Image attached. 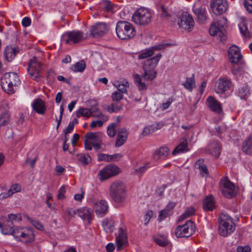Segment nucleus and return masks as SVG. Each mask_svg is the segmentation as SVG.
Segmentation results:
<instances>
[{"label":"nucleus","instance_id":"1","mask_svg":"<svg viewBox=\"0 0 252 252\" xmlns=\"http://www.w3.org/2000/svg\"><path fill=\"white\" fill-rule=\"evenodd\" d=\"M161 57V54L159 53L156 56L147 60L143 64L144 74L142 75H139L138 74L133 75L135 84L139 90L141 91L147 90V85L144 81H151L156 78L157 72L155 68Z\"/></svg>","mask_w":252,"mask_h":252},{"label":"nucleus","instance_id":"2","mask_svg":"<svg viewBox=\"0 0 252 252\" xmlns=\"http://www.w3.org/2000/svg\"><path fill=\"white\" fill-rule=\"evenodd\" d=\"M236 225L233 219L227 214H221L219 220L218 232L222 236L231 234L235 229Z\"/></svg>","mask_w":252,"mask_h":252},{"label":"nucleus","instance_id":"3","mask_svg":"<svg viewBox=\"0 0 252 252\" xmlns=\"http://www.w3.org/2000/svg\"><path fill=\"white\" fill-rule=\"evenodd\" d=\"M118 37L122 40L133 38L136 34V30L133 26L125 21H119L116 28Z\"/></svg>","mask_w":252,"mask_h":252},{"label":"nucleus","instance_id":"4","mask_svg":"<svg viewBox=\"0 0 252 252\" xmlns=\"http://www.w3.org/2000/svg\"><path fill=\"white\" fill-rule=\"evenodd\" d=\"M19 83V77L14 72L5 73L1 80V86L2 90L9 94L14 93V86H18Z\"/></svg>","mask_w":252,"mask_h":252},{"label":"nucleus","instance_id":"5","mask_svg":"<svg viewBox=\"0 0 252 252\" xmlns=\"http://www.w3.org/2000/svg\"><path fill=\"white\" fill-rule=\"evenodd\" d=\"M110 194L115 202H124L126 196L124 184L121 181H118L113 182L110 187Z\"/></svg>","mask_w":252,"mask_h":252},{"label":"nucleus","instance_id":"6","mask_svg":"<svg viewBox=\"0 0 252 252\" xmlns=\"http://www.w3.org/2000/svg\"><path fill=\"white\" fill-rule=\"evenodd\" d=\"M132 19L137 25L145 26L151 22V14L147 8H139L133 13Z\"/></svg>","mask_w":252,"mask_h":252},{"label":"nucleus","instance_id":"7","mask_svg":"<svg viewBox=\"0 0 252 252\" xmlns=\"http://www.w3.org/2000/svg\"><path fill=\"white\" fill-rule=\"evenodd\" d=\"M41 64L35 57L29 61L27 71L30 78L36 81H39L40 77Z\"/></svg>","mask_w":252,"mask_h":252},{"label":"nucleus","instance_id":"8","mask_svg":"<svg viewBox=\"0 0 252 252\" xmlns=\"http://www.w3.org/2000/svg\"><path fill=\"white\" fill-rule=\"evenodd\" d=\"M226 21V19L223 18L219 21L212 24L209 29L210 34L213 36H218L220 41L223 42L225 40V36L223 32L224 25Z\"/></svg>","mask_w":252,"mask_h":252},{"label":"nucleus","instance_id":"9","mask_svg":"<svg viewBox=\"0 0 252 252\" xmlns=\"http://www.w3.org/2000/svg\"><path fill=\"white\" fill-rule=\"evenodd\" d=\"M85 140L84 145L85 149L91 150L92 146L95 150H98L101 149L102 142L100 139L96 135L95 133L89 132L85 135Z\"/></svg>","mask_w":252,"mask_h":252},{"label":"nucleus","instance_id":"10","mask_svg":"<svg viewBox=\"0 0 252 252\" xmlns=\"http://www.w3.org/2000/svg\"><path fill=\"white\" fill-rule=\"evenodd\" d=\"M220 189L226 198H230L236 193V187L227 178L222 179L220 183Z\"/></svg>","mask_w":252,"mask_h":252},{"label":"nucleus","instance_id":"11","mask_svg":"<svg viewBox=\"0 0 252 252\" xmlns=\"http://www.w3.org/2000/svg\"><path fill=\"white\" fill-rule=\"evenodd\" d=\"M195 231V226L192 221L188 220L185 224L178 226L175 230L177 237H189Z\"/></svg>","mask_w":252,"mask_h":252},{"label":"nucleus","instance_id":"12","mask_svg":"<svg viewBox=\"0 0 252 252\" xmlns=\"http://www.w3.org/2000/svg\"><path fill=\"white\" fill-rule=\"evenodd\" d=\"M62 38L66 43L72 45L81 42L84 38V34L79 31H73L65 32Z\"/></svg>","mask_w":252,"mask_h":252},{"label":"nucleus","instance_id":"13","mask_svg":"<svg viewBox=\"0 0 252 252\" xmlns=\"http://www.w3.org/2000/svg\"><path fill=\"white\" fill-rule=\"evenodd\" d=\"M178 24L180 28L186 31H191L193 28L194 22L190 14L185 12L179 16Z\"/></svg>","mask_w":252,"mask_h":252},{"label":"nucleus","instance_id":"14","mask_svg":"<svg viewBox=\"0 0 252 252\" xmlns=\"http://www.w3.org/2000/svg\"><path fill=\"white\" fill-rule=\"evenodd\" d=\"M119 172L118 167L115 165H108L98 172V176L100 181H104L118 174Z\"/></svg>","mask_w":252,"mask_h":252},{"label":"nucleus","instance_id":"15","mask_svg":"<svg viewBox=\"0 0 252 252\" xmlns=\"http://www.w3.org/2000/svg\"><path fill=\"white\" fill-rule=\"evenodd\" d=\"M210 6L215 14L220 15L226 11L227 3L226 0H211Z\"/></svg>","mask_w":252,"mask_h":252},{"label":"nucleus","instance_id":"16","mask_svg":"<svg viewBox=\"0 0 252 252\" xmlns=\"http://www.w3.org/2000/svg\"><path fill=\"white\" fill-rule=\"evenodd\" d=\"M232 87V83L228 78H220L216 82L215 91L217 94H223L230 90Z\"/></svg>","mask_w":252,"mask_h":252},{"label":"nucleus","instance_id":"17","mask_svg":"<svg viewBox=\"0 0 252 252\" xmlns=\"http://www.w3.org/2000/svg\"><path fill=\"white\" fill-rule=\"evenodd\" d=\"M170 45V44L163 43L159 44L158 45L152 46L140 53L138 55V59L140 60L150 57L154 54V51L165 49L167 47H168Z\"/></svg>","mask_w":252,"mask_h":252},{"label":"nucleus","instance_id":"18","mask_svg":"<svg viewBox=\"0 0 252 252\" xmlns=\"http://www.w3.org/2000/svg\"><path fill=\"white\" fill-rule=\"evenodd\" d=\"M117 249L120 251L126 247L128 244L127 235L125 230L120 227L118 231V235L116 237Z\"/></svg>","mask_w":252,"mask_h":252},{"label":"nucleus","instance_id":"19","mask_svg":"<svg viewBox=\"0 0 252 252\" xmlns=\"http://www.w3.org/2000/svg\"><path fill=\"white\" fill-rule=\"evenodd\" d=\"M108 31L106 24L105 23H98L92 26L90 28L91 34L94 37H98L103 36Z\"/></svg>","mask_w":252,"mask_h":252},{"label":"nucleus","instance_id":"20","mask_svg":"<svg viewBox=\"0 0 252 252\" xmlns=\"http://www.w3.org/2000/svg\"><path fill=\"white\" fill-rule=\"evenodd\" d=\"M94 209L96 215L100 217L104 216L108 212V205L105 200H100L95 202Z\"/></svg>","mask_w":252,"mask_h":252},{"label":"nucleus","instance_id":"21","mask_svg":"<svg viewBox=\"0 0 252 252\" xmlns=\"http://www.w3.org/2000/svg\"><path fill=\"white\" fill-rule=\"evenodd\" d=\"M228 56L230 62L234 64L238 63L242 58L239 48L235 45L229 48Z\"/></svg>","mask_w":252,"mask_h":252},{"label":"nucleus","instance_id":"22","mask_svg":"<svg viewBox=\"0 0 252 252\" xmlns=\"http://www.w3.org/2000/svg\"><path fill=\"white\" fill-rule=\"evenodd\" d=\"M77 215L83 220H87L89 223H91L93 218L92 211L86 207L78 209Z\"/></svg>","mask_w":252,"mask_h":252},{"label":"nucleus","instance_id":"23","mask_svg":"<svg viewBox=\"0 0 252 252\" xmlns=\"http://www.w3.org/2000/svg\"><path fill=\"white\" fill-rule=\"evenodd\" d=\"M205 5H201L200 7L194 6L193 11L197 17L198 21L199 22L203 23L207 19L206 7Z\"/></svg>","mask_w":252,"mask_h":252},{"label":"nucleus","instance_id":"24","mask_svg":"<svg viewBox=\"0 0 252 252\" xmlns=\"http://www.w3.org/2000/svg\"><path fill=\"white\" fill-rule=\"evenodd\" d=\"M207 105L209 108L216 113H220L222 111L220 103L214 97L210 96L207 99Z\"/></svg>","mask_w":252,"mask_h":252},{"label":"nucleus","instance_id":"25","mask_svg":"<svg viewBox=\"0 0 252 252\" xmlns=\"http://www.w3.org/2000/svg\"><path fill=\"white\" fill-rule=\"evenodd\" d=\"M169 149L166 146H163L157 150L153 155V158L155 160L164 159L168 156Z\"/></svg>","mask_w":252,"mask_h":252},{"label":"nucleus","instance_id":"26","mask_svg":"<svg viewBox=\"0 0 252 252\" xmlns=\"http://www.w3.org/2000/svg\"><path fill=\"white\" fill-rule=\"evenodd\" d=\"M128 132L126 128H122L118 133L115 146L119 147L123 145L127 138Z\"/></svg>","mask_w":252,"mask_h":252},{"label":"nucleus","instance_id":"27","mask_svg":"<svg viewBox=\"0 0 252 252\" xmlns=\"http://www.w3.org/2000/svg\"><path fill=\"white\" fill-rule=\"evenodd\" d=\"M220 146L217 141L211 142L207 148L208 152L215 158H218L220 154Z\"/></svg>","mask_w":252,"mask_h":252},{"label":"nucleus","instance_id":"28","mask_svg":"<svg viewBox=\"0 0 252 252\" xmlns=\"http://www.w3.org/2000/svg\"><path fill=\"white\" fill-rule=\"evenodd\" d=\"M163 126V124L158 123L146 126L142 131V134L144 136L151 134L156 130L160 129Z\"/></svg>","mask_w":252,"mask_h":252},{"label":"nucleus","instance_id":"29","mask_svg":"<svg viewBox=\"0 0 252 252\" xmlns=\"http://www.w3.org/2000/svg\"><path fill=\"white\" fill-rule=\"evenodd\" d=\"M21 234H22V236L21 238L23 239V241L26 243L32 242L34 239V234L31 228H24Z\"/></svg>","mask_w":252,"mask_h":252},{"label":"nucleus","instance_id":"30","mask_svg":"<svg viewBox=\"0 0 252 252\" xmlns=\"http://www.w3.org/2000/svg\"><path fill=\"white\" fill-rule=\"evenodd\" d=\"M19 49L17 47H6L4 52V56L8 62H10L19 52Z\"/></svg>","mask_w":252,"mask_h":252},{"label":"nucleus","instance_id":"31","mask_svg":"<svg viewBox=\"0 0 252 252\" xmlns=\"http://www.w3.org/2000/svg\"><path fill=\"white\" fill-rule=\"evenodd\" d=\"M33 109L39 114H43L45 112V103L40 99L35 100L32 103Z\"/></svg>","mask_w":252,"mask_h":252},{"label":"nucleus","instance_id":"32","mask_svg":"<svg viewBox=\"0 0 252 252\" xmlns=\"http://www.w3.org/2000/svg\"><path fill=\"white\" fill-rule=\"evenodd\" d=\"M24 228H13L12 231L10 230V228H8V229H4L2 230L3 234L4 235H12L16 239H20L21 238V236H22V231H23Z\"/></svg>","mask_w":252,"mask_h":252},{"label":"nucleus","instance_id":"33","mask_svg":"<svg viewBox=\"0 0 252 252\" xmlns=\"http://www.w3.org/2000/svg\"><path fill=\"white\" fill-rule=\"evenodd\" d=\"M215 208L214 199L212 196H207L203 202V209L206 211H212Z\"/></svg>","mask_w":252,"mask_h":252},{"label":"nucleus","instance_id":"34","mask_svg":"<svg viewBox=\"0 0 252 252\" xmlns=\"http://www.w3.org/2000/svg\"><path fill=\"white\" fill-rule=\"evenodd\" d=\"M196 167L200 170V173L203 177H207L209 175L208 169L204 163V160L200 159L196 162Z\"/></svg>","mask_w":252,"mask_h":252},{"label":"nucleus","instance_id":"35","mask_svg":"<svg viewBox=\"0 0 252 252\" xmlns=\"http://www.w3.org/2000/svg\"><path fill=\"white\" fill-rule=\"evenodd\" d=\"M183 85L189 91H192V89L196 87L194 74H192L190 77H187Z\"/></svg>","mask_w":252,"mask_h":252},{"label":"nucleus","instance_id":"36","mask_svg":"<svg viewBox=\"0 0 252 252\" xmlns=\"http://www.w3.org/2000/svg\"><path fill=\"white\" fill-rule=\"evenodd\" d=\"M242 150L248 155L252 153V137L250 136L243 143Z\"/></svg>","mask_w":252,"mask_h":252},{"label":"nucleus","instance_id":"37","mask_svg":"<svg viewBox=\"0 0 252 252\" xmlns=\"http://www.w3.org/2000/svg\"><path fill=\"white\" fill-rule=\"evenodd\" d=\"M102 225L106 232H110L113 229L114 222L112 219L106 218L102 221Z\"/></svg>","mask_w":252,"mask_h":252},{"label":"nucleus","instance_id":"38","mask_svg":"<svg viewBox=\"0 0 252 252\" xmlns=\"http://www.w3.org/2000/svg\"><path fill=\"white\" fill-rule=\"evenodd\" d=\"M187 145L188 142L186 140L181 142L172 151V155H176L179 153L187 152L188 151Z\"/></svg>","mask_w":252,"mask_h":252},{"label":"nucleus","instance_id":"39","mask_svg":"<svg viewBox=\"0 0 252 252\" xmlns=\"http://www.w3.org/2000/svg\"><path fill=\"white\" fill-rule=\"evenodd\" d=\"M86 68V63L83 61H81L72 65L70 69L74 72H83Z\"/></svg>","mask_w":252,"mask_h":252},{"label":"nucleus","instance_id":"40","mask_svg":"<svg viewBox=\"0 0 252 252\" xmlns=\"http://www.w3.org/2000/svg\"><path fill=\"white\" fill-rule=\"evenodd\" d=\"M250 94V90L248 86L245 85L239 89L238 95L241 99H246Z\"/></svg>","mask_w":252,"mask_h":252},{"label":"nucleus","instance_id":"41","mask_svg":"<svg viewBox=\"0 0 252 252\" xmlns=\"http://www.w3.org/2000/svg\"><path fill=\"white\" fill-rule=\"evenodd\" d=\"M21 220L20 216L19 215H14L12 214H9L7 218H6L5 220L7 222V223H9L13 226H14V223L16 222H19Z\"/></svg>","mask_w":252,"mask_h":252},{"label":"nucleus","instance_id":"42","mask_svg":"<svg viewBox=\"0 0 252 252\" xmlns=\"http://www.w3.org/2000/svg\"><path fill=\"white\" fill-rule=\"evenodd\" d=\"M154 241L156 244L162 247L166 246L169 243L167 237L165 236H158L154 238Z\"/></svg>","mask_w":252,"mask_h":252},{"label":"nucleus","instance_id":"43","mask_svg":"<svg viewBox=\"0 0 252 252\" xmlns=\"http://www.w3.org/2000/svg\"><path fill=\"white\" fill-rule=\"evenodd\" d=\"M91 116V112L90 109H86L84 108H80L76 112V116L77 117H80L81 116H84L86 117H90Z\"/></svg>","mask_w":252,"mask_h":252},{"label":"nucleus","instance_id":"44","mask_svg":"<svg viewBox=\"0 0 252 252\" xmlns=\"http://www.w3.org/2000/svg\"><path fill=\"white\" fill-rule=\"evenodd\" d=\"M78 160L83 165H86L91 161L92 159L88 154H84L79 156Z\"/></svg>","mask_w":252,"mask_h":252},{"label":"nucleus","instance_id":"45","mask_svg":"<svg viewBox=\"0 0 252 252\" xmlns=\"http://www.w3.org/2000/svg\"><path fill=\"white\" fill-rule=\"evenodd\" d=\"M101 120H98L96 121H93L90 126L91 127H95L98 126L99 127H101L103 124L104 122H106L108 120V117L105 115H102Z\"/></svg>","mask_w":252,"mask_h":252},{"label":"nucleus","instance_id":"46","mask_svg":"<svg viewBox=\"0 0 252 252\" xmlns=\"http://www.w3.org/2000/svg\"><path fill=\"white\" fill-rule=\"evenodd\" d=\"M10 115L8 112L3 113L0 117V126L7 125L9 122Z\"/></svg>","mask_w":252,"mask_h":252},{"label":"nucleus","instance_id":"47","mask_svg":"<svg viewBox=\"0 0 252 252\" xmlns=\"http://www.w3.org/2000/svg\"><path fill=\"white\" fill-rule=\"evenodd\" d=\"M120 93L123 94L127 92V88L129 87V84L127 81H124L122 84H119L116 85Z\"/></svg>","mask_w":252,"mask_h":252},{"label":"nucleus","instance_id":"48","mask_svg":"<svg viewBox=\"0 0 252 252\" xmlns=\"http://www.w3.org/2000/svg\"><path fill=\"white\" fill-rule=\"evenodd\" d=\"M171 214L172 213L170 211H168L164 208L163 210L160 211L158 219L159 221H162Z\"/></svg>","mask_w":252,"mask_h":252},{"label":"nucleus","instance_id":"49","mask_svg":"<svg viewBox=\"0 0 252 252\" xmlns=\"http://www.w3.org/2000/svg\"><path fill=\"white\" fill-rule=\"evenodd\" d=\"M239 29L241 34L245 37H250V34L248 31V28L243 23L239 25Z\"/></svg>","mask_w":252,"mask_h":252},{"label":"nucleus","instance_id":"50","mask_svg":"<svg viewBox=\"0 0 252 252\" xmlns=\"http://www.w3.org/2000/svg\"><path fill=\"white\" fill-rule=\"evenodd\" d=\"M194 209L192 207L188 208L185 212L180 217V220H182L193 214Z\"/></svg>","mask_w":252,"mask_h":252},{"label":"nucleus","instance_id":"51","mask_svg":"<svg viewBox=\"0 0 252 252\" xmlns=\"http://www.w3.org/2000/svg\"><path fill=\"white\" fill-rule=\"evenodd\" d=\"M117 124L115 123H112L110 126H108L107 128V134L110 137H114L116 134L115 127Z\"/></svg>","mask_w":252,"mask_h":252},{"label":"nucleus","instance_id":"52","mask_svg":"<svg viewBox=\"0 0 252 252\" xmlns=\"http://www.w3.org/2000/svg\"><path fill=\"white\" fill-rule=\"evenodd\" d=\"M232 73L236 76H240L244 73L242 67L234 65L232 69Z\"/></svg>","mask_w":252,"mask_h":252},{"label":"nucleus","instance_id":"53","mask_svg":"<svg viewBox=\"0 0 252 252\" xmlns=\"http://www.w3.org/2000/svg\"><path fill=\"white\" fill-rule=\"evenodd\" d=\"M90 111L92 116L102 118V115H103L98 108L92 107L90 108Z\"/></svg>","mask_w":252,"mask_h":252},{"label":"nucleus","instance_id":"54","mask_svg":"<svg viewBox=\"0 0 252 252\" xmlns=\"http://www.w3.org/2000/svg\"><path fill=\"white\" fill-rule=\"evenodd\" d=\"M110 155L105 154H99L97 156L98 161H105L106 162L110 161Z\"/></svg>","mask_w":252,"mask_h":252},{"label":"nucleus","instance_id":"55","mask_svg":"<svg viewBox=\"0 0 252 252\" xmlns=\"http://www.w3.org/2000/svg\"><path fill=\"white\" fill-rule=\"evenodd\" d=\"M8 190L9 193L12 195L13 193L19 192L21 190V186L19 184H15L12 185Z\"/></svg>","mask_w":252,"mask_h":252},{"label":"nucleus","instance_id":"56","mask_svg":"<svg viewBox=\"0 0 252 252\" xmlns=\"http://www.w3.org/2000/svg\"><path fill=\"white\" fill-rule=\"evenodd\" d=\"M123 94L118 92H115L112 94V98L113 101H119L123 98Z\"/></svg>","mask_w":252,"mask_h":252},{"label":"nucleus","instance_id":"57","mask_svg":"<svg viewBox=\"0 0 252 252\" xmlns=\"http://www.w3.org/2000/svg\"><path fill=\"white\" fill-rule=\"evenodd\" d=\"M244 4L247 11L252 13V0H245Z\"/></svg>","mask_w":252,"mask_h":252},{"label":"nucleus","instance_id":"58","mask_svg":"<svg viewBox=\"0 0 252 252\" xmlns=\"http://www.w3.org/2000/svg\"><path fill=\"white\" fill-rule=\"evenodd\" d=\"M65 192V187L63 185L58 190V198L59 199H63L64 198V193Z\"/></svg>","mask_w":252,"mask_h":252},{"label":"nucleus","instance_id":"59","mask_svg":"<svg viewBox=\"0 0 252 252\" xmlns=\"http://www.w3.org/2000/svg\"><path fill=\"white\" fill-rule=\"evenodd\" d=\"M66 212L68 216V219L70 218H74L76 215H77V209L73 210L72 208H67L66 209Z\"/></svg>","mask_w":252,"mask_h":252},{"label":"nucleus","instance_id":"60","mask_svg":"<svg viewBox=\"0 0 252 252\" xmlns=\"http://www.w3.org/2000/svg\"><path fill=\"white\" fill-rule=\"evenodd\" d=\"M13 227L12 225L10 224L9 223H7V222L5 221H4L3 222V224H1V222L0 221V229H1V231L2 233L3 234L2 230L4 229H8L10 228L11 231H12L13 229Z\"/></svg>","mask_w":252,"mask_h":252},{"label":"nucleus","instance_id":"61","mask_svg":"<svg viewBox=\"0 0 252 252\" xmlns=\"http://www.w3.org/2000/svg\"><path fill=\"white\" fill-rule=\"evenodd\" d=\"M31 222L32 225L38 230H43L44 226L41 222L36 220H32Z\"/></svg>","mask_w":252,"mask_h":252},{"label":"nucleus","instance_id":"62","mask_svg":"<svg viewBox=\"0 0 252 252\" xmlns=\"http://www.w3.org/2000/svg\"><path fill=\"white\" fill-rule=\"evenodd\" d=\"M251 249L249 246H238L237 248V252H251Z\"/></svg>","mask_w":252,"mask_h":252},{"label":"nucleus","instance_id":"63","mask_svg":"<svg viewBox=\"0 0 252 252\" xmlns=\"http://www.w3.org/2000/svg\"><path fill=\"white\" fill-rule=\"evenodd\" d=\"M104 9L107 11H111L113 7L111 3V2L109 0H105L104 1Z\"/></svg>","mask_w":252,"mask_h":252},{"label":"nucleus","instance_id":"64","mask_svg":"<svg viewBox=\"0 0 252 252\" xmlns=\"http://www.w3.org/2000/svg\"><path fill=\"white\" fill-rule=\"evenodd\" d=\"M31 24V20L29 17H24L22 21V24L23 26L27 27L29 26Z\"/></svg>","mask_w":252,"mask_h":252}]
</instances>
